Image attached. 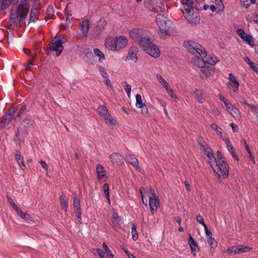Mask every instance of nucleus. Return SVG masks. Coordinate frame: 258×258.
Wrapping results in <instances>:
<instances>
[{
    "label": "nucleus",
    "mask_w": 258,
    "mask_h": 258,
    "mask_svg": "<svg viewBox=\"0 0 258 258\" xmlns=\"http://www.w3.org/2000/svg\"><path fill=\"white\" fill-rule=\"evenodd\" d=\"M208 243L211 248H215L217 246V242L213 237L208 238Z\"/></svg>",
    "instance_id": "obj_43"
},
{
    "label": "nucleus",
    "mask_w": 258,
    "mask_h": 258,
    "mask_svg": "<svg viewBox=\"0 0 258 258\" xmlns=\"http://www.w3.org/2000/svg\"><path fill=\"white\" fill-rule=\"evenodd\" d=\"M94 52L96 55L99 57L100 61H101V60L104 59L105 58L104 54L99 49L95 48L94 49Z\"/></svg>",
    "instance_id": "obj_42"
},
{
    "label": "nucleus",
    "mask_w": 258,
    "mask_h": 258,
    "mask_svg": "<svg viewBox=\"0 0 258 258\" xmlns=\"http://www.w3.org/2000/svg\"><path fill=\"white\" fill-rule=\"evenodd\" d=\"M124 85H123L124 89L127 93V95L128 97L131 96V88L132 87L130 85L128 84L126 82H124Z\"/></svg>",
    "instance_id": "obj_45"
},
{
    "label": "nucleus",
    "mask_w": 258,
    "mask_h": 258,
    "mask_svg": "<svg viewBox=\"0 0 258 258\" xmlns=\"http://www.w3.org/2000/svg\"><path fill=\"white\" fill-rule=\"evenodd\" d=\"M228 79L229 80L227 83L228 88L234 92L237 91L238 90L239 83L235 76L232 74L230 73L228 74Z\"/></svg>",
    "instance_id": "obj_16"
},
{
    "label": "nucleus",
    "mask_w": 258,
    "mask_h": 258,
    "mask_svg": "<svg viewBox=\"0 0 258 258\" xmlns=\"http://www.w3.org/2000/svg\"><path fill=\"white\" fill-rule=\"evenodd\" d=\"M141 47L143 50L154 58H157L160 55L159 47L149 38L147 42H141Z\"/></svg>",
    "instance_id": "obj_9"
},
{
    "label": "nucleus",
    "mask_w": 258,
    "mask_h": 258,
    "mask_svg": "<svg viewBox=\"0 0 258 258\" xmlns=\"http://www.w3.org/2000/svg\"><path fill=\"white\" fill-rule=\"evenodd\" d=\"M138 48L136 46H131L128 50L127 54L125 57L126 61H131L134 63L138 61Z\"/></svg>",
    "instance_id": "obj_17"
},
{
    "label": "nucleus",
    "mask_w": 258,
    "mask_h": 258,
    "mask_svg": "<svg viewBox=\"0 0 258 258\" xmlns=\"http://www.w3.org/2000/svg\"><path fill=\"white\" fill-rule=\"evenodd\" d=\"M127 159L129 163L133 166L137 171L141 172V168L139 165V161L134 155H129Z\"/></svg>",
    "instance_id": "obj_23"
},
{
    "label": "nucleus",
    "mask_w": 258,
    "mask_h": 258,
    "mask_svg": "<svg viewBox=\"0 0 258 258\" xmlns=\"http://www.w3.org/2000/svg\"><path fill=\"white\" fill-rule=\"evenodd\" d=\"M227 112L235 119L241 120L242 119L241 113L239 109L235 107L231 102L227 103L225 106Z\"/></svg>",
    "instance_id": "obj_13"
},
{
    "label": "nucleus",
    "mask_w": 258,
    "mask_h": 258,
    "mask_svg": "<svg viewBox=\"0 0 258 258\" xmlns=\"http://www.w3.org/2000/svg\"><path fill=\"white\" fill-rule=\"evenodd\" d=\"M157 100H158V102L160 103L161 105L163 107V108H165L166 106L167 105V103L163 100L162 99L157 98Z\"/></svg>",
    "instance_id": "obj_61"
},
{
    "label": "nucleus",
    "mask_w": 258,
    "mask_h": 258,
    "mask_svg": "<svg viewBox=\"0 0 258 258\" xmlns=\"http://www.w3.org/2000/svg\"><path fill=\"white\" fill-rule=\"evenodd\" d=\"M39 15V10L38 9H33L30 14V21L35 22L37 19Z\"/></svg>",
    "instance_id": "obj_33"
},
{
    "label": "nucleus",
    "mask_w": 258,
    "mask_h": 258,
    "mask_svg": "<svg viewBox=\"0 0 258 258\" xmlns=\"http://www.w3.org/2000/svg\"><path fill=\"white\" fill-rule=\"evenodd\" d=\"M237 34L243 40L246 41L250 46L253 47L255 45V43L252 36L246 34L243 30H237Z\"/></svg>",
    "instance_id": "obj_20"
},
{
    "label": "nucleus",
    "mask_w": 258,
    "mask_h": 258,
    "mask_svg": "<svg viewBox=\"0 0 258 258\" xmlns=\"http://www.w3.org/2000/svg\"><path fill=\"white\" fill-rule=\"evenodd\" d=\"M238 246V254L244 253V252H248L252 250V247L249 246H244L242 245H237Z\"/></svg>",
    "instance_id": "obj_37"
},
{
    "label": "nucleus",
    "mask_w": 258,
    "mask_h": 258,
    "mask_svg": "<svg viewBox=\"0 0 258 258\" xmlns=\"http://www.w3.org/2000/svg\"><path fill=\"white\" fill-rule=\"evenodd\" d=\"M225 252L229 254H238V246L235 245L229 247Z\"/></svg>",
    "instance_id": "obj_36"
},
{
    "label": "nucleus",
    "mask_w": 258,
    "mask_h": 258,
    "mask_svg": "<svg viewBox=\"0 0 258 258\" xmlns=\"http://www.w3.org/2000/svg\"><path fill=\"white\" fill-rule=\"evenodd\" d=\"M168 95L172 98L177 99V96L174 92L172 88L169 86L165 89Z\"/></svg>",
    "instance_id": "obj_39"
},
{
    "label": "nucleus",
    "mask_w": 258,
    "mask_h": 258,
    "mask_svg": "<svg viewBox=\"0 0 258 258\" xmlns=\"http://www.w3.org/2000/svg\"><path fill=\"white\" fill-rule=\"evenodd\" d=\"M7 198H8V201H9V203L10 204V205L16 211V212H17L20 209V208H18L16 205V204L13 202V200L10 197H9V196H7Z\"/></svg>",
    "instance_id": "obj_49"
},
{
    "label": "nucleus",
    "mask_w": 258,
    "mask_h": 258,
    "mask_svg": "<svg viewBox=\"0 0 258 258\" xmlns=\"http://www.w3.org/2000/svg\"><path fill=\"white\" fill-rule=\"evenodd\" d=\"M147 8L149 11L156 13L161 12L164 10L163 4L158 0H149Z\"/></svg>",
    "instance_id": "obj_14"
},
{
    "label": "nucleus",
    "mask_w": 258,
    "mask_h": 258,
    "mask_svg": "<svg viewBox=\"0 0 258 258\" xmlns=\"http://www.w3.org/2000/svg\"><path fill=\"white\" fill-rule=\"evenodd\" d=\"M42 167L45 170L47 171L48 170V165L46 164V163L43 161V160H41L40 161H39Z\"/></svg>",
    "instance_id": "obj_57"
},
{
    "label": "nucleus",
    "mask_w": 258,
    "mask_h": 258,
    "mask_svg": "<svg viewBox=\"0 0 258 258\" xmlns=\"http://www.w3.org/2000/svg\"><path fill=\"white\" fill-rule=\"evenodd\" d=\"M103 247L107 252L108 255H110L112 258H113L114 255L112 253L111 250L109 249L105 243H103Z\"/></svg>",
    "instance_id": "obj_51"
},
{
    "label": "nucleus",
    "mask_w": 258,
    "mask_h": 258,
    "mask_svg": "<svg viewBox=\"0 0 258 258\" xmlns=\"http://www.w3.org/2000/svg\"><path fill=\"white\" fill-rule=\"evenodd\" d=\"M59 200L62 209H63L65 211H67L68 207V199L66 198L65 196L61 195L59 197Z\"/></svg>",
    "instance_id": "obj_31"
},
{
    "label": "nucleus",
    "mask_w": 258,
    "mask_h": 258,
    "mask_svg": "<svg viewBox=\"0 0 258 258\" xmlns=\"http://www.w3.org/2000/svg\"><path fill=\"white\" fill-rule=\"evenodd\" d=\"M215 5H212L210 7V9L212 11V12H214L216 10V8L218 9L219 10L223 9L224 8V6L222 3V0H215Z\"/></svg>",
    "instance_id": "obj_32"
},
{
    "label": "nucleus",
    "mask_w": 258,
    "mask_h": 258,
    "mask_svg": "<svg viewBox=\"0 0 258 258\" xmlns=\"http://www.w3.org/2000/svg\"><path fill=\"white\" fill-rule=\"evenodd\" d=\"M15 158L17 160L20 168L25 170L26 168V165L24 163V158L21 155V153L19 151H17L15 154Z\"/></svg>",
    "instance_id": "obj_25"
},
{
    "label": "nucleus",
    "mask_w": 258,
    "mask_h": 258,
    "mask_svg": "<svg viewBox=\"0 0 258 258\" xmlns=\"http://www.w3.org/2000/svg\"><path fill=\"white\" fill-rule=\"evenodd\" d=\"M96 171L97 174V178L99 180H101L103 178L106 176V172L104 168L100 164H98L96 166Z\"/></svg>",
    "instance_id": "obj_22"
},
{
    "label": "nucleus",
    "mask_w": 258,
    "mask_h": 258,
    "mask_svg": "<svg viewBox=\"0 0 258 258\" xmlns=\"http://www.w3.org/2000/svg\"><path fill=\"white\" fill-rule=\"evenodd\" d=\"M188 244L190 246L191 253L193 254L194 256L196 255V252L199 250V248L197 243L195 242L194 239L192 237V236L189 234V239L188 240Z\"/></svg>",
    "instance_id": "obj_24"
},
{
    "label": "nucleus",
    "mask_w": 258,
    "mask_h": 258,
    "mask_svg": "<svg viewBox=\"0 0 258 258\" xmlns=\"http://www.w3.org/2000/svg\"><path fill=\"white\" fill-rule=\"evenodd\" d=\"M241 2L243 3V6L248 7L250 5V0H240Z\"/></svg>",
    "instance_id": "obj_62"
},
{
    "label": "nucleus",
    "mask_w": 258,
    "mask_h": 258,
    "mask_svg": "<svg viewBox=\"0 0 258 258\" xmlns=\"http://www.w3.org/2000/svg\"><path fill=\"white\" fill-rule=\"evenodd\" d=\"M196 220L198 223L202 225L203 227L206 225V224L205 223L203 217L201 215L199 214L198 215H197L196 217Z\"/></svg>",
    "instance_id": "obj_50"
},
{
    "label": "nucleus",
    "mask_w": 258,
    "mask_h": 258,
    "mask_svg": "<svg viewBox=\"0 0 258 258\" xmlns=\"http://www.w3.org/2000/svg\"><path fill=\"white\" fill-rule=\"evenodd\" d=\"M132 238L134 241H136L138 239V233L136 230V226L135 224H132Z\"/></svg>",
    "instance_id": "obj_41"
},
{
    "label": "nucleus",
    "mask_w": 258,
    "mask_h": 258,
    "mask_svg": "<svg viewBox=\"0 0 258 258\" xmlns=\"http://www.w3.org/2000/svg\"><path fill=\"white\" fill-rule=\"evenodd\" d=\"M74 206L76 211L81 210L80 200L76 196L74 198Z\"/></svg>",
    "instance_id": "obj_44"
},
{
    "label": "nucleus",
    "mask_w": 258,
    "mask_h": 258,
    "mask_svg": "<svg viewBox=\"0 0 258 258\" xmlns=\"http://www.w3.org/2000/svg\"><path fill=\"white\" fill-rule=\"evenodd\" d=\"M104 82L105 83V85L109 88L112 89L113 86L111 83V82L109 79V77H107L106 78H104Z\"/></svg>",
    "instance_id": "obj_54"
},
{
    "label": "nucleus",
    "mask_w": 258,
    "mask_h": 258,
    "mask_svg": "<svg viewBox=\"0 0 258 258\" xmlns=\"http://www.w3.org/2000/svg\"><path fill=\"white\" fill-rule=\"evenodd\" d=\"M200 146L203 150L204 154L207 156L208 158L209 164L213 161L216 158L214 156L212 150L209 147V146L205 143V142L200 143Z\"/></svg>",
    "instance_id": "obj_18"
},
{
    "label": "nucleus",
    "mask_w": 258,
    "mask_h": 258,
    "mask_svg": "<svg viewBox=\"0 0 258 258\" xmlns=\"http://www.w3.org/2000/svg\"><path fill=\"white\" fill-rule=\"evenodd\" d=\"M225 143L226 144L227 149L228 150V151L229 152H230L232 157L235 160L238 161V157L236 154V153H235L234 148H233L232 145L231 144V142H230V141L228 139H226L225 140Z\"/></svg>",
    "instance_id": "obj_27"
},
{
    "label": "nucleus",
    "mask_w": 258,
    "mask_h": 258,
    "mask_svg": "<svg viewBox=\"0 0 258 258\" xmlns=\"http://www.w3.org/2000/svg\"><path fill=\"white\" fill-rule=\"evenodd\" d=\"M11 0H0V9L4 10L7 9L11 4Z\"/></svg>",
    "instance_id": "obj_35"
},
{
    "label": "nucleus",
    "mask_w": 258,
    "mask_h": 258,
    "mask_svg": "<svg viewBox=\"0 0 258 258\" xmlns=\"http://www.w3.org/2000/svg\"><path fill=\"white\" fill-rule=\"evenodd\" d=\"M141 110V113L144 115H147L148 114V109L146 105L144 107H142Z\"/></svg>",
    "instance_id": "obj_58"
},
{
    "label": "nucleus",
    "mask_w": 258,
    "mask_h": 258,
    "mask_svg": "<svg viewBox=\"0 0 258 258\" xmlns=\"http://www.w3.org/2000/svg\"><path fill=\"white\" fill-rule=\"evenodd\" d=\"M13 118L11 116H9L8 114H4L1 122V126L5 127L8 125L10 122L12 120Z\"/></svg>",
    "instance_id": "obj_30"
},
{
    "label": "nucleus",
    "mask_w": 258,
    "mask_h": 258,
    "mask_svg": "<svg viewBox=\"0 0 258 258\" xmlns=\"http://www.w3.org/2000/svg\"><path fill=\"white\" fill-rule=\"evenodd\" d=\"M128 43V38L123 35L108 37L105 40V47L110 51L118 52L125 48Z\"/></svg>",
    "instance_id": "obj_3"
},
{
    "label": "nucleus",
    "mask_w": 258,
    "mask_h": 258,
    "mask_svg": "<svg viewBox=\"0 0 258 258\" xmlns=\"http://www.w3.org/2000/svg\"><path fill=\"white\" fill-rule=\"evenodd\" d=\"M216 155L217 158L210 164L219 179L221 178H227L229 175V165L225 158L219 151L216 152Z\"/></svg>",
    "instance_id": "obj_2"
},
{
    "label": "nucleus",
    "mask_w": 258,
    "mask_h": 258,
    "mask_svg": "<svg viewBox=\"0 0 258 258\" xmlns=\"http://www.w3.org/2000/svg\"><path fill=\"white\" fill-rule=\"evenodd\" d=\"M193 63L195 66L201 69L200 77L203 80L207 79L214 73L215 67L206 60L205 61L197 57L193 60Z\"/></svg>",
    "instance_id": "obj_7"
},
{
    "label": "nucleus",
    "mask_w": 258,
    "mask_h": 258,
    "mask_svg": "<svg viewBox=\"0 0 258 258\" xmlns=\"http://www.w3.org/2000/svg\"><path fill=\"white\" fill-rule=\"evenodd\" d=\"M28 9L29 6L25 0L21 1L17 6H13L10 19L11 25H12L25 19L27 15Z\"/></svg>",
    "instance_id": "obj_5"
},
{
    "label": "nucleus",
    "mask_w": 258,
    "mask_h": 258,
    "mask_svg": "<svg viewBox=\"0 0 258 258\" xmlns=\"http://www.w3.org/2000/svg\"><path fill=\"white\" fill-rule=\"evenodd\" d=\"M110 161L114 166H121L124 164V158L120 154L116 152L112 153L109 156Z\"/></svg>",
    "instance_id": "obj_15"
},
{
    "label": "nucleus",
    "mask_w": 258,
    "mask_h": 258,
    "mask_svg": "<svg viewBox=\"0 0 258 258\" xmlns=\"http://www.w3.org/2000/svg\"><path fill=\"white\" fill-rule=\"evenodd\" d=\"M136 106L138 108H142L145 105L142 101V96L140 94H138L136 95Z\"/></svg>",
    "instance_id": "obj_34"
},
{
    "label": "nucleus",
    "mask_w": 258,
    "mask_h": 258,
    "mask_svg": "<svg viewBox=\"0 0 258 258\" xmlns=\"http://www.w3.org/2000/svg\"><path fill=\"white\" fill-rule=\"evenodd\" d=\"M184 46L192 54L198 58H202L214 67L218 61V58L214 55H207L205 49L200 44L193 41H187L184 43Z\"/></svg>",
    "instance_id": "obj_1"
},
{
    "label": "nucleus",
    "mask_w": 258,
    "mask_h": 258,
    "mask_svg": "<svg viewBox=\"0 0 258 258\" xmlns=\"http://www.w3.org/2000/svg\"><path fill=\"white\" fill-rule=\"evenodd\" d=\"M94 251H97V253L100 258H104L105 257L104 252L102 251V249H99V248H97V249L94 248Z\"/></svg>",
    "instance_id": "obj_53"
},
{
    "label": "nucleus",
    "mask_w": 258,
    "mask_h": 258,
    "mask_svg": "<svg viewBox=\"0 0 258 258\" xmlns=\"http://www.w3.org/2000/svg\"><path fill=\"white\" fill-rule=\"evenodd\" d=\"M183 15L188 23L195 25L200 20L199 12L197 9L193 8L182 9Z\"/></svg>",
    "instance_id": "obj_11"
},
{
    "label": "nucleus",
    "mask_w": 258,
    "mask_h": 258,
    "mask_svg": "<svg viewBox=\"0 0 258 258\" xmlns=\"http://www.w3.org/2000/svg\"><path fill=\"white\" fill-rule=\"evenodd\" d=\"M112 218L113 220L116 221L117 222H119L120 221V219L118 217V214L117 213H113L112 214Z\"/></svg>",
    "instance_id": "obj_63"
},
{
    "label": "nucleus",
    "mask_w": 258,
    "mask_h": 258,
    "mask_svg": "<svg viewBox=\"0 0 258 258\" xmlns=\"http://www.w3.org/2000/svg\"><path fill=\"white\" fill-rule=\"evenodd\" d=\"M97 110L100 115L103 118L107 125L113 126L117 124V122L116 120L111 116L107 108L104 105L99 106Z\"/></svg>",
    "instance_id": "obj_12"
},
{
    "label": "nucleus",
    "mask_w": 258,
    "mask_h": 258,
    "mask_svg": "<svg viewBox=\"0 0 258 258\" xmlns=\"http://www.w3.org/2000/svg\"><path fill=\"white\" fill-rule=\"evenodd\" d=\"M66 41V36L64 35L56 37L49 44L48 48L46 50V53L49 54L50 51H55L56 55L59 56L60 55L63 47L62 44Z\"/></svg>",
    "instance_id": "obj_8"
},
{
    "label": "nucleus",
    "mask_w": 258,
    "mask_h": 258,
    "mask_svg": "<svg viewBox=\"0 0 258 258\" xmlns=\"http://www.w3.org/2000/svg\"><path fill=\"white\" fill-rule=\"evenodd\" d=\"M244 103L249 107L250 110L255 115L256 117L258 118V106L248 104L246 102H245Z\"/></svg>",
    "instance_id": "obj_38"
},
{
    "label": "nucleus",
    "mask_w": 258,
    "mask_h": 258,
    "mask_svg": "<svg viewBox=\"0 0 258 258\" xmlns=\"http://www.w3.org/2000/svg\"><path fill=\"white\" fill-rule=\"evenodd\" d=\"M16 110L17 109L16 108H15L14 107H12L8 110V111L7 113H5V114H8L9 116H11V118H13L14 115L16 112Z\"/></svg>",
    "instance_id": "obj_48"
},
{
    "label": "nucleus",
    "mask_w": 258,
    "mask_h": 258,
    "mask_svg": "<svg viewBox=\"0 0 258 258\" xmlns=\"http://www.w3.org/2000/svg\"><path fill=\"white\" fill-rule=\"evenodd\" d=\"M25 110H26V107L25 106H23L19 110V112H18V113L17 114L16 117L21 116L22 114H23L24 113V112Z\"/></svg>",
    "instance_id": "obj_55"
},
{
    "label": "nucleus",
    "mask_w": 258,
    "mask_h": 258,
    "mask_svg": "<svg viewBox=\"0 0 258 258\" xmlns=\"http://www.w3.org/2000/svg\"><path fill=\"white\" fill-rule=\"evenodd\" d=\"M205 233L207 235V236H208V238L212 237V232L208 229V227L207 225H205L204 226Z\"/></svg>",
    "instance_id": "obj_56"
},
{
    "label": "nucleus",
    "mask_w": 258,
    "mask_h": 258,
    "mask_svg": "<svg viewBox=\"0 0 258 258\" xmlns=\"http://www.w3.org/2000/svg\"><path fill=\"white\" fill-rule=\"evenodd\" d=\"M193 94L198 102L203 103L206 101V96L203 90L198 88L195 89L193 91Z\"/></svg>",
    "instance_id": "obj_21"
},
{
    "label": "nucleus",
    "mask_w": 258,
    "mask_h": 258,
    "mask_svg": "<svg viewBox=\"0 0 258 258\" xmlns=\"http://www.w3.org/2000/svg\"><path fill=\"white\" fill-rule=\"evenodd\" d=\"M230 126L234 132L237 133L238 132V126L236 124L234 123H231Z\"/></svg>",
    "instance_id": "obj_60"
},
{
    "label": "nucleus",
    "mask_w": 258,
    "mask_h": 258,
    "mask_svg": "<svg viewBox=\"0 0 258 258\" xmlns=\"http://www.w3.org/2000/svg\"><path fill=\"white\" fill-rule=\"evenodd\" d=\"M219 99L222 101H223V102L224 103V105L225 106L227 105V103H229V102H230V101H229L228 100H227L224 96H220L219 97Z\"/></svg>",
    "instance_id": "obj_64"
},
{
    "label": "nucleus",
    "mask_w": 258,
    "mask_h": 258,
    "mask_svg": "<svg viewBox=\"0 0 258 258\" xmlns=\"http://www.w3.org/2000/svg\"><path fill=\"white\" fill-rule=\"evenodd\" d=\"M80 31L82 32L81 37H86L90 28V22L88 19H84L79 24Z\"/></svg>",
    "instance_id": "obj_19"
},
{
    "label": "nucleus",
    "mask_w": 258,
    "mask_h": 258,
    "mask_svg": "<svg viewBox=\"0 0 258 258\" xmlns=\"http://www.w3.org/2000/svg\"><path fill=\"white\" fill-rule=\"evenodd\" d=\"M98 70H99L100 74H101V75L104 79L108 77L105 69L103 67H102V66L99 67Z\"/></svg>",
    "instance_id": "obj_47"
},
{
    "label": "nucleus",
    "mask_w": 258,
    "mask_h": 258,
    "mask_svg": "<svg viewBox=\"0 0 258 258\" xmlns=\"http://www.w3.org/2000/svg\"><path fill=\"white\" fill-rule=\"evenodd\" d=\"M211 128L215 131L217 135L221 139L223 138V134L222 128L216 123H212L210 125Z\"/></svg>",
    "instance_id": "obj_28"
},
{
    "label": "nucleus",
    "mask_w": 258,
    "mask_h": 258,
    "mask_svg": "<svg viewBox=\"0 0 258 258\" xmlns=\"http://www.w3.org/2000/svg\"><path fill=\"white\" fill-rule=\"evenodd\" d=\"M140 192L141 195L142 200L144 204L147 206V200L146 199V196L149 199V206L150 210L154 214L160 205L159 199L156 195L155 190L153 188H150V191L146 190L144 187H141L140 189Z\"/></svg>",
    "instance_id": "obj_4"
},
{
    "label": "nucleus",
    "mask_w": 258,
    "mask_h": 258,
    "mask_svg": "<svg viewBox=\"0 0 258 258\" xmlns=\"http://www.w3.org/2000/svg\"><path fill=\"white\" fill-rule=\"evenodd\" d=\"M103 189L105 197L106 198L108 202L110 203L109 192V185L107 183H104L103 186Z\"/></svg>",
    "instance_id": "obj_40"
},
{
    "label": "nucleus",
    "mask_w": 258,
    "mask_h": 258,
    "mask_svg": "<svg viewBox=\"0 0 258 258\" xmlns=\"http://www.w3.org/2000/svg\"><path fill=\"white\" fill-rule=\"evenodd\" d=\"M17 214L20 216L22 219L25 220L29 223H32L34 222L30 215L27 213H24L20 209L17 212Z\"/></svg>",
    "instance_id": "obj_26"
},
{
    "label": "nucleus",
    "mask_w": 258,
    "mask_h": 258,
    "mask_svg": "<svg viewBox=\"0 0 258 258\" xmlns=\"http://www.w3.org/2000/svg\"><path fill=\"white\" fill-rule=\"evenodd\" d=\"M181 2L183 5H186L188 8H192L194 4L193 0H181Z\"/></svg>",
    "instance_id": "obj_46"
},
{
    "label": "nucleus",
    "mask_w": 258,
    "mask_h": 258,
    "mask_svg": "<svg viewBox=\"0 0 258 258\" xmlns=\"http://www.w3.org/2000/svg\"><path fill=\"white\" fill-rule=\"evenodd\" d=\"M148 32L141 29H133L129 32V36L141 46V42H146L150 38Z\"/></svg>",
    "instance_id": "obj_10"
},
{
    "label": "nucleus",
    "mask_w": 258,
    "mask_h": 258,
    "mask_svg": "<svg viewBox=\"0 0 258 258\" xmlns=\"http://www.w3.org/2000/svg\"><path fill=\"white\" fill-rule=\"evenodd\" d=\"M53 10L52 7H49L47 10V13L49 18H52L53 15Z\"/></svg>",
    "instance_id": "obj_52"
},
{
    "label": "nucleus",
    "mask_w": 258,
    "mask_h": 258,
    "mask_svg": "<svg viewBox=\"0 0 258 258\" xmlns=\"http://www.w3.org/2000/svg\"><path fill=\"white\" fill-rule=\"evenodd\" d=\"M65 12L66 14H67L68 16L66 17V20H70V19H72V18L70 17L71 16V14L69 13V6H67L65 9Z\"/></svg>",
    "instance_id": "obj_59"
},
{
    "label": "nucleus",
    "mask_w": 258,
    "mask_h": 258,
    "mask_svg": "<svg viewBox=\"0 0 258 258\" xmlns=\"http://www.w3.org/2000/svg\"><path fill=\"white\" fill-rule=\"evenodd\" d=\"M167 18L162 15H158L156 17V23L159 29V34L160 37L166 38L175 34L174 27L167 25Z\"/></svg>",
    "instance_id": "obj_6"
},
{
    "label": "nucleus",
    "mask_w": 258,
    "mask_h": 258,
    "mask_svg": "<svg viewBox=\"0 0 258 258\" xmlns=\"http://www.w3.org/2000/svg\"><path fill=\"white\" fill-rule=\"evenodd\" d=\"M155 76L159 83L162 86L163 88L166 89L167 87L170 86L168 83L160 74H156Z\"/></svg>",
    "instance_id": "obj_29"
}]
</instances>
